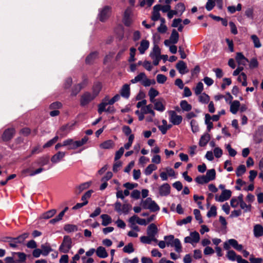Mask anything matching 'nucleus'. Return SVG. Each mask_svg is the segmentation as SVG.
<instances>
[{"mask_svg":"<svg viewBox=\"0 0 263 263\" xmlns=\"http://www.w3.org/2000/svg\"><path fill=\"white\" fill-rule=\"evenodd\" d=\"M135 114L138 116L139 121H142L145 118L147 122L154 121L155 112L152 109V105L151 104L142 107L140 110H136Z\"/></svg>","mask_w":263,"mask_h":263,"instance_id":"nucleus-1","label":"nucleus"},{"mask_svg":"<svg viewBox=\"0 0 263 263\" xmlns=\"http://www.w3.org/2000/svg\"><path fill=\"white\" fill-rule=\"evenodd\" d=\"M141 205L143 209L149 210L152 212H156L160 210L158 205L151 198L142 200Z\"/></svg>","mask_w":263,"mask_h":263,"instance_id":"nucleus-2","label":"nucleus"},{"mask_svg":"<svg viewBox=\"0 0 263 263\" xmlns=\"http://www.w3.org/2000/svg\"><path fill=\"white\" fill-rule=\"evenodd\" d=\"M231 246L239 251H241L243 249V246L241 245L238 244L237 241L234 239H229L223 243V248L225 250H229Z\"/></svg>","mask_w":263,"mask_h":263,"instance_id":"nucleus-3","label":"nucleus"},{"mask_svg":"<svg viewBox=\"0 0 263 263\" xmlns=\"http://www.w3.org/2000/svg\"><path fill=\"white\" fill-rule=\"evenodd\" d=\"M200 239V235L197 231L191 232L189 236H186L184 239L185 243H191L192 245L199 242Z\"/></svg>","mask_w":263,"mask_h":263,"instance_id":"nucleus-4","label":"nucleus"},{"mask_svg":"<svg viewBox=\"0 0 263 263\" xmlns=\"http://www.w3.org/2000/svg\"><path fill=\"white\" fill-rule=\"evenodd\" d=\"M115 210L119 213L127 214L132 209V205L128 203H124L123 205L117 201L114 204Z\"/></svg>","mask_w":263,"mask_h":263,"instance_id":"nucleus-5","label":"nucleus"},{"mask_svg":"<svg viewBox=\"0 0 263 263\" xmlns=\"http://www.w3.org/2000/svg\"><path fill=\"white\" fill-rule=\"evenodd\" d=\"M95 99V98L91 95V92L85 91L81 96L80 100V105L82 106H85Z\"/></svg>","mask_w":263,"mask_h":263,"instance_id":"nucleus-6","label":"nucleus"},{"mask_svg":"<svg viewBox=\"0 0 263 263\" xmlns=\"http://www.w3.org/2000/svg\"><path fill=\"white\" fill-rule=\"evenodd\" d=\"M169 115V120L173 125H179L182 121V117L178 115L174 110H170L168 112Z\"/></svg>","mask_w":263,"mask_h":263,"instance_id":"nucleus-7","label":"nucleus"},{"mask_svg":"<svg viewBox=\"0 0 263 263\" xmlns=\"http://www.w3.org/2000/svg\"><path fill=\"white\" fill-rule=\"evenodd\" d=\"M154 104V108L160 112H163L165 110L166 102L162 98L157 99L154 102H151Z\"/></svg>","mask_w":263,"mask_h":263,"instance_id":"nucleus-8","label":"nucleus"},{"mask_svg":"<svg viewBox=\"0 0 263 263\" xmlns=\"http://www.w3.org/2000/svg\"><path fill=\"white\" fill-rule=\"evenodd\" d=\"M111 13V8L109 6H105L100 9L98 17L101 22H104L110 16Z\"/></svg>","mask_w":263,"mask_h":263,"instance_id":"nucleus-9","label":"nucleus"},{"mask_svg":"<svg viewBox=\"0 0 263 263\" xmlns=\"http://www.w3.org/2000/svg\"><path fill=\"white\" fill-rule=\"evenodd\" d=\"M71 247V240L68 236H64L59 250L63 253H67Z\"/></svg>","mask_w":263,"mask_h":263,"instance_id":"nucleus-10","label":"nucleus"},{"mask_svg":"<svg viewBox=\"0 0 263 263\" xmlns=\"http://www.w3.org/2000/svg\"><path fill=\"white\" fill-rule=\"evenodd\" d=\"M232 192L229 190H223L220 195H216L215 199L216 201L223 202L228 200L231 196Z\"/></svg>","mask_w":263,"mask_h":263,"instance_id":"nucleus-11","label":"nucleus"},{"mask_svg":"<svg viewBox=\"0 0 263 263\" xmlns=\"http://www.w3.org/2000/svg\"><path fill=\"white\" fill-rule=\"evenodd\" d=\"M44 170V169L42 167L36 169L35 171H32L30 168H28L24 169L22 171V175L24 177L27 175L33 176L36 174L41 173Z\"/></svg>","mask_w":263,"mask_h":263,"instance_id":"nucleus-12","label":"nucleus"},{"mask_svg":"<svg viewBox=\"0 0 263 263\" xmlns=\"http://www.w3.org/2000/svg\"><path fill=\"white\" fill-rule=\"evenodd\" d=\"M128 221L130 224L138 223L141 226H146L147 224L146 220L144 219H142L138 217L137 215H134L129 218Z\"/></svg>","mask_w":263,"mask_h":263,"instance_id":"nucleus-13","label":"nucleus"},{"mask_svg":"<svg viewBox=\"0 0 263 263\" xmlns=\"http://www.w3.org/2000/svg\"><path fill=\"white\" fill-rule=\"evenodd\" d=\"M66 155V152L59 151L51 158V161L56 164L61 161Z\"/></svg>","mask_w":263,"mask_h":263,"instance_id":"nucleus-14","label":"nucleus"},{"mask_svg":"<svg viewBox=\"0 0 263 263\" xmlns=\"http://www.w3.org/2000/svg\"><path fill=\"white\" fill-rule=\"evenodd\" d=\"M132 11L130 8H127L124 12L123 16V23L125 25L129 26L132 22L131 15Z\"/></svg>","mask_w":263,"mask_h":263,"instance_id":"nucleus-15","label":"nucleus"},{"mask_svg":"<svg viewBox=\"0 0 263 263\" xmlns=\"http://www.w3.org/2000/svg\"><path fill=\"white\" fill-rule=\"evenodd\" d=\"M158 228L154 223H151L147 228V234L153 238H155V236L158 233Z\"/></svg>","mask_w":263,"mask_h":263,"instance_id":"nucleus-16","label":"nucleus"},{"mask_svg":"<svg viewBox=\"0 0 263 263\" xmlns=\"http://www.w3.org/2000/svg\"><path fill=\"white\" fill-rule=\"evenodd\" d=\"M176 67L181 74H185L189 72L186 65L183 61H179L177 63Z\"/></svg>","mask_w":263,"mask_h":263,"instance_id":"nucleus-17","label":"nucleus"},{"mask_svg":"<svg viewBox=\"0 0 263 263\" xmlns=\"http://www.w3.org/2000/svg\"><path fill=\"white\" fill-rule=\"evenodd\" d=\"M227 258L231 261H237L238 263H239V258L242 259L241 256L237 255L233 250H229L226 255Z\"/></svg>","mask_w":263,"mask_h":263,"instance_id":"nucleus-18","label":"nucleus"},{"mask_svg":"<svg viewBox=\"0 0 263 263\" xmlns=\"http://www.w3.org/2000/svg\"><path fill=\"white\" fill-rule=\"evenodd\" d=\"M171 187L168 183H164L159 187V194L162 196H167L170 193Z\"/></svg>","mask_w":263,"mask_h":263,"instance_id":"nucleus-19","label":"nucleus"},{"mask_svg":"<svg viewBox=\"0 0 263 263\" xmlns=\"http://www.w3.org/2000/svg\"><path fill=\"white\" fill-rule=\"evenodd\" d=\"M102 85L100 82H97L93 84L92 87L91 95L96 98L100 92Z\"/></svg>","mask_w":263,"mask_h":263,"instance_id":"nucleus-20","label":"nucleus"},{"mask_svg":"<svg viewBox=\"0 0 263 263\" xmlns=\"http://www.w3.org/2000/svg\"><path fill=\"white\" fill-rule=\"evenodd\" d=\"M236 60L238 65L245 66L249 62L248 60L241 52H237Z\"/></svg>","mask_w":263,"mask_h":263,"instance_id":"nucleus-21","label":"nucleus"},{"mask_svg":"<svg viewBox=\"0 0 263 263\" xmlns=\"http://www.w3.org/2000/svg\"><path fill=\"white\" fill-rule=\"evenodd\" d=\"M161 9V5H156L153 7L152 20L154 21H158L160 17L159 11Z\"/></svg>","mask_w":263,"mask_h":263,"instance_id":"nucleus-22","label":"nucleus"},{"mask_svg":"<svg viewBox=\"0 0 263 263\" xmlns=\"http://www.w3.org/2000/svg\"><path fill=\"white\" fill-rule=\"evenodd\" d=\"M149 56L152 59L161 58V50L157 45H155Z\"/></svg>","mask_w":263,"mask_h":263,"instance_id":"nucleus-23","label":"nucleus"},{"mask_svg":"<svg viewBox=\"0 0 263 263\" xmlns=\"http://www.w3.org/2000/svg\"><path fill=\"white\" fill-rule=\"evenodd\" d=\"M149 46V42L146 40H143L141 41L140 46L138 47V50L141 54L145 53V51Z\"/></svg>","mask_w":263,"mask_h":263,"instance_id":"nucleus-24","label":"nucleus"},{"mask_svg":"<svg viewBox=\"0 0 263 263\" xmlns=\"http://www.w3.org/2000/svg\"><path fill=\"white\" fill-rule=\"evenodd\" d=\"M253 233L255 237H259L263 236V227L259 224H255L253 228Z\"/></svg>","mask_w":263,"mask_h":263,"instance_id":"nucleus-25","label":"nucleus"},{"mask_svg":"<svg viewBox=\"0 0 263 263\" xmlns=\"http://www.w3.org/2000/svg\"><path fill=\"white\" fill-rule=\"evenodd\" d=\"M121 96L125 98H128L130 95V86L128 84H124L121 90H120Z\"/></svg>","mask_w":263,"mask_h":263,"instance_id":"nucleus-26","label":"nucleus"},{"mask_svg":"<svg viewBox=\"0 0 263 263\" xmlns=\"http://www.w3.org/2000/svg\"><path fill=\"white\" fill-rule=\"evenodd\" d=\"M107 98H104L101 103L98 105V111L99 114H101L104 111H108V110L106 109V107L108 104L107 103Z\"/></svg>","mask_w":263,"mask_h":263,"instance_id":"nucleus-27","label":"nucleus"},{"mask_svg":"<svg viewBox=\"0 0 263 263\" xmlns=\"http://www.w3.org/2000/svg\"><path fill=\"white\" fill-rule=\"evenodd\" d=\"M14 134L13 128L7 129L5 130L3 135V139L5 141H8L11 139Z\"/></svg>","mask_w":263,"mask_h":263,"instance_id":"nucleus-28","label":"nucleus"},{"mask_svg":"<svg viewBox=\"0 0 263 263\" xmlns=\"http://www.w3.org/2000/svg\"><path fill=\"white\" fill-rule=\"evenodd\" d=\"M240 102L237 101V100H235L234 101H233L231 104H230V111L233 114H236L239 107H240Z\"/></svg>","mask_w":263,"mask_h":263,"instance_id":"nucleus-29","label":"nucleus"},{"mask_svg":"<svg viewBox=\"0 0 263 263\" xmlns=\"http://www.w3.org/2000/svg\"><path fill=\"white\" fill-rule=\"evenodd\" d=\"M242 198L243 195L242 194H240L237 197L232 198L230 201L231 205L233 208L237 207L239 204L240 205Z\"/></svg>","mask_w":263,"mask_h":263,"instance_id":"nucleus-30","label":"nucleus"},{"mask_svg":"<svg viewBox=\"0 0 263 263\" xmlns=\"http://www.w3.org/2000/svg\"><path fill=\"white\" fill-rule=\"evenodd\" d=\"M210 140V135L208 133H205L201 137V138L199 140V145L201 147L204 146L205 145H206L207 144V143L209 142Z\"/></svg>","mask_w":263,"mask_h":263,"instance_id":"nucleus-31","label":"nucleus"},{"mask_svg":"<svg viewBox=\"0 0 263 263\" xmlns=\"http://www.w3.org/2000/svg\"><path fill=\"white\" fill-rule=\"evenodd\" d=\"M162 125H158V127L162 134L164 135L166 133L167 130L171 127V125H168L167 121L163 119L162 121Z\"/></svg>","mask_w":263,"mask_h":263,"instance_id":"nucleus-32","label":"nucleus"},{"mask_svg":"<svg viewBox=\"0 0 263 263\" xmlns=\"http://www.w3.org/2000/svg\"><path fill=\"white\" fill-rule=\"evenodd\" d=\"M159 94V93L158 90L154 88H151L148 93L150 102H154V100H156L155 98L158 96Z\"/></svg>","mask_w":263,"mask_h":263,"instance_id":"nucleus-33","label":"nucleus"},{"mask_svg":"<svg viewBox=\"0 0 263 263\" xmlns=\"http://www.w3.org/2000/svg\"><path fill=\"white\" fill-rule=\"evenodd\" d=\"M96 254L99 257L102 258H106L108 256V254L106 251L105 249L102 247H99L97 248L96 250Z\"/></svg>","mask_w":263,"mask_h":263,"instance_id":"nucleus-34","label":"nucleus"},{"mask_svg":"<svg viewBox=\"0 0 263 263\" xmlns=\"http://www.w3.org/2000/svg\"><path fill=\"white\" fill-rule=\"evenodd\" d=\"M48 162H49V159H48V157H42L40 158L36 161H35L32 164V165L36 164L41 166H43L47 164L48 163Z\"/></svg>","mask_w":263,"mask_h":263,"instance_id":"nucleus-35","label":"nucleus"},{"mask_svg":"<svg viewBox=\"0 0 263 263\" xmlns=\"http://www.w3.org/2000/svg\"><path fill=\"white\" fill-rule=\"evenodd\" d=\"M63 145L67 147L68 150L74 149V140L72 139H67L63 141Z\"/></svg>","mask_w":263,"mask_h":263,"instance_id":"nucleus-36","label":"nucleus"},{"mask_svg":"<svg viewBox=\"0 0 263 263\" xmlns=\"http://www.w3.org/2000/svg\"><path fill=\"white\" fill-rule=\"evenodd\" d=\"M172 247L175 248V250L177 253H180L182 251V248L181 242L178 238H176L175 240H174Z\"/></svg>","mask_w":263,"mask_h":263,"instance_id":"nucleus-37","label":"nucleus"},{"mask_svg":"<svg viewBox=\"0 0 263 263\" xmlns=\"http://www.w3.org/2000/svg\"><path fill=\"white\" fill-rule=\"evenodd\" d=\"M179 33L175 29L173 30L169 40L173 44H176L179 40Z\"/></svg>","mask_w":263,"mask_h":263,"instance_id":"nucleus-38","label":"nucleus"},{"mask_svg":"<svg viewBox=\"0 0 263 263\" xmlns=\"http://www.w3.org/2000/svg\"><path fill=\"white\" fill-rule=\"evenodd\" d=\"M114 146V143L111 140L105 141L100 145V147L103 149H109L112 148Z\"/></svg>","mask_w":263,"mask_h":263,"instance_id":"nucleus-39","label":"nucleus"},{"mask_svg":"<svg viewBox=\"0 0 263 263\" xmlns=\"http://www.w3.org/2000/svg\"><path fill=\"white\" fill-rule=\"evenodd\" d=\"M146 75L144 72H141L137 75L135 78L131 80L130 82L134 84L139 82H142L143 80L146 78Z\"/></svg>","mask_w":263,"mask_h":263,"instance_id":"nucleus-40","label":"nucleus"},{"mask_svg":"<svg viewBox=\"0 0 263 263\" xmlns=\"http://www.w3.org/2000/svg\"><path fill=\"white\" fill-rule=\"evenodd\" d=\"M180 107L183 111H189L192 109V106L185 100H182L180 103Z\"/></svg>","mask_w":263,"mask_h":263,"instance_id":"nucleus-41","label":"nucleus"},{"mask_svg":"<svg viewBox=\"0 0 263 263\" xmlns=\"http://www.w3.org/2000/svg\"><path fill=\"white\" fill-rule=\"evenodd\" d=\"M101 218L102 219V224L104 226L108 225L112 221L111 217L107 214L102 215Z\"/></svg>","mask_w":263,"mask_h":263,"instance_id":"nucleus-42","label":"nucleus"},{"mask_svg":"<svg viewBox=\"0 0 263 263\" xmlns=\"http://www.w3.org/2000/svg\"><path fill=\"white\" fill-rule=\"evenodd\" d=\"M247 80V76L243 72L241 73L237 78V81L241 83L242 85L243 86H246L248 85Z\"/></svg>","mask_w":263,"mask_h":263,"instance_id":"nucleus-43","label":"nucleus"},{"mask_svg":"<svg viewBox=\"0 0 263 263\" xmlns=\"http://www.w3.org/2000/svg\"><path fill=\"white\" fill-rule=\"evenodd\" d=\"M140 241L143 243L149 244L152 241H157L156 238H153L149 236H143L140 237Z\"/></svg>","mask_w":263,"mask_h":263,"instance_id":"nucleus-44","label":"nucleus"},{"mask_svg":"<svg viewBox=\"0 0 263 263\" xmlns=\"http://www.w3.org/2000/svg\"><path fill=\"white\" fill-rule=\"evenodd\" d=\"M98 58V53L93 52L89 54L86 59V62L87 64L92 63Z\"/></svg>","mask_w":263,"mask_h":263,"instance_id":"nucleus-45","label":"nucleus"},{"mask_svg":"<svg viewBox=\"0 0 263 263\" xmlns=\"http://www.w3.org/2000/svg\"><path fill=\"white\" fill-rule=\"evenodd\" d=\"M205 176L209 181L214 180L216 176L215 170L214 169H211L208 170L206 172Z\"/></svg>","mask_w":263,"mask_h":263,"instance_id":"nucleus-46","label":"nucleus"},{"mask_svg":"<svg viewBox=\"0 0 263 263\" xmlns=\"http://www.w3.org/2000/svg\"><path fill=\"white\" fill-rule=\"evenodd\" d=\"M174 235H170L165 236L164 237V240L166 241V246L167 247H173L174 240H175Z\"/></svg>","mask_w":263,"mask_h":263,"instance_id":"nucleus-47","label":"nucleus"},{"mask_svg":"<svg viewBox=\"0 0 263 263\" xmlns=\"http://www.w3.org/2000/svg\"><path fill=\"white\" fill-rule=\"evenodd\" d=\"M185 10V7L183 3H178L176 6H175V10L176 11V12L177 14L179 15H181L183 12Z\"/></svg>","mask_w":263,"mask_h":263,"instance_id":"nucleus-48","label":"nucleus"},{"mask_svg":"<svg viewBox=\"0 0 263 263\" xmlns=\"http://www.w3.org/2000/svg\"><path fill=\"white\" fill-rule=\"evenodd\" d=\"M157 168V167L154 164H149L145 168L144 173L147 176L149 175L153 171L156 170Z\"/></svg>","mask_w":263,"mask_h":263,"instance_id":"nucleus-49","label":"nucleus"},{"mask_svg":"<svg viewBox=\"0 0 263 263\" xmlns=\"http://www.w3.org/2000/svg\"><path fill=\"white\" fill-rule=\"evenodd\" d=\"M56 213V211L55 210H49L41 216V218L42 219H49L52 217Z\"/></svg>","mask_w":263,"mask_h":263,"instance_id":"nucleus-50","label":"nucleus"},{"mask_svg":"<svg viewBox=\"0 0 263 263\" xmlns=\"http://www.w3.org/2000/svg\"><path fill=\"white\" fill-rule=\"evenodd\" d=\"M64 229L65 231L70 233L77 231L78 230L77 227L74 224H67L65 225Z\"/></svg>","mask_w":263,"mask_h":263,"instance_id":"nucleus-51","label":"nucleus"},{"mask_svg":"<svg viewBox=\"0 0 263 263\" xmlns=\"http://www.w3.org/2000/svg\"><path fill=\"white\" fill-rule=\"evenodd\" d=\"M59 136H55L53 138L48 141L47 143H46L43 146V148H47L51 146L53 144L55 143L58 140H59Z\"/></svg>","mask_w":263,"mask_h":263,"instance_id":"nucleus-52","label":"nucleus"},{"mask_svg":"<svg viewBox=\"0 0 263 263\" xmlns=\"http://www.w3.org/2000/svg\"><path fill=\"white\" fill-rule=\"evenodd\" d=\"M199 100L202 103H208L210 100L209 96L205 93H200L199 96Z\"/></svg>","mask_w":263,"mask_h":263,"instance_id":"nucleus-53","label":"nucleus"},{"mask_svg":"<svg viewBox=\"0 0 263 263\" xmlns=\"http://www.w3.org/2000/svg\"><path fill=\"white\" fill-rule=\"evenodd\" d=\"M86 84L83 83L82 84H79L78 85L74 86V89L72 91L71 94L73 96L77 95V94L85 86Z\"/></svg>","mask_w":263,"mask_h":263,"instance_id":"nucleus-54","label":"nucleus"},{"mask_svg":"<svg viewBox=\"0 0 263 263\" xmlns=\"http://www.w3.org/2000/svg\"><path fill=\"white\" fill-rule=\"evenodd\" d=\"M246 172V168L245 165H239L236 171V174L238 177L242 176Z\"/></svg>","mask_w":263,"mask_h":263,"instance_id":"nucleus-55","label":"nucleus"},{"mask_svg":"<svg viewBox=\"0 0 263 263\" xmlns=\"http://www.w3.org/2000/svg\"><path fill=\"white\" fill-rule=\"evenodd\" d=\"M240 206L242 210H243L245 212H250L251 210V204H247L243 201V199H242L241 203L240 204Z\"/></svg>","mask_w":263,"mask_h":263,"instance_id":"nucleus-56","label":"nucleus"},{"mask_svg":"<svg viewBox=\"0 0 263 263\" xmlns=\"http://www.w3.org/2000/svg\"><path fill=\"white\" fill-rule=\"evenodd\" d=\"M42 254L44 256L47 255L51 251L50 247L48 245H43L41 246Z\"/></svg>","mask_w":263,"mask_h":263,"instance_id":"nucleus-57","label":"nucleus"},{"mask_svg":"<svg viewBox=\"0 0 263 263\" xmlns=\"http://www.w3.org/2000/svg\"><path fill=\"white\" fill-rule=\"evenodd\" d=\"M203 89V83L201 82H198L196 85V86L194 88V92L196 95H199L201 93Z\"/></svg>","mask_w":263,"mask_h":263,"instance_id":"nucleus-58","label":"nucleus"},{"mask_svg":"<svg viewBox=\"0 0 263 263\" xmlns=\"http://www.w3.org/2000/svg\"><path fill=\"white\" fill-rule=\"evenodd\" d=\"M215 2L216 0H207L205 5L206 9L209 11L212 10L215 6Z\"/></svg>","mask_w":263,"mask_h":263,"instance_id":"nucleus-59","label":"nucleus"},{"mask_svg":"<svg viewBox=\"0 0 263 263\" xmlns=\"http://www.w3.org/2000/svg\"><path fill=\"white\" fill-rule=\"evenodd\" d=\"M195 181L199 184H204L209 182L205 175L197 177Z\"/></svg>","mask_w":263,"mask_h":263,"instance_id":"nucleus-60","label":"nucleus"},{"mask_svg":"<svg viewBox=\"0 0 263 263\" xmlns=\"http://www.w3.org/2000/svg\"><path fill=\"white\" fill-rule=\"evenodd\" d=\"M217 215V209L214 205H212L210 210L207 213V216L208 217H215Z\"/></svg>","mask_w":263,"mask_h":263,"instance_id":"nucleus-61","label":"nucleus"},{"mask_svg":"<svg viewBox=\"0 0 263 263\" xmlns=\"http://www.w3.org/2000/svg\"><path fill=\"white\" fill-rule=\"evenodd\" d=\"M123 250L124 252L127 253H131L134 252V249L132 243H129L127 245L125 246Z\"/></svg>","mask_w":263,"mask_h":263,"instance_id":"nucleus-62","label":"nucleus"},{"mask_svg":"<svg viewBox=\"0 0 263 263\" xmlns=\"http://www.w3.org/2000/svg\"><path fill=\"white\" fill-rule=\"evenodd\" d=\"M193 212L196 219L199 222V223H202L203 220L200 214V211L198 209H195Z\"/></svg>","mask_w":263,"mask_h":263,"instance_id":"nucleus-63","label":"nucleus"},{"mask_svg":"<svg viewBox=\"0 0 263 263\" xmlns=\"http://www.w3.org/2000/svg\"><path fill=\"white\" fill-rule=\"evenodd\" d=\"M192 130L193 133H196L199 130L198 125L197 121L195 120H192L190 123Z\"/></svg>","mask_w":263,"mask_h":263,"instance_id":"nucleus-64","label":"nucleus"}]
</instances>
